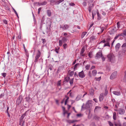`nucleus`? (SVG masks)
I'll list each match as a JSON object with an SVG mask.
<instances>
[{"label":"nucleus","instance_id":"obj_1","mask_svg":"<svg viewBox=\"0 0 126 126\" xmlns=\"http://www.w3.org/2000/svg\"><path fill=\"white\" fill-rule=\"evenodd\" d=\"M73 78L70 79V77H66L64 78V81H63V84L69 82L71 86L73 85L74 82Z\"/></svg>","mask_w":126,"mask_h":126},{"label":"nucleus","instance_id":"obj_2","mask_svg":"<svg viewBox=\"0 0 126 126\" xmlns=\"http://www.w3.org/2000/svg\"><path fill=\"white\" fill-rule=\"evenodd\" d=\"M122 48L121 51L119 52V53L122 54L123 55H125L126 54V42L122 46Z\"/></svg>","mask_w":126,"mask_h":126},{"label":"nucleus","instance_id":"obj_3","mask_svg":"<svg viewBox=\"0 0 126 126\" xmlns=\"http://www.w3.org/2000/svg\"><path fill=\"white\" fill-rule=\"evenodd\" d=\"M23 99V96L22 95L19 96L16 100V105L17 106L21 104Z\"/></svg>","mask_w":126,"mask_h":126},{"label":"nucleus","instance_id":"obj_4","mask_svg":"<svg viewBox=\"0 0 126 126\" xmlns=\"http://www.w3.org/2000/svg\"><path fill=\"white\" fill-rule=\"evenodd\" d=\"M92 101L91 100H88L86 103L85 108L86 109H88L91 107L92 106Z\"/></svg>","mask_w":126,"mask_h":126},{"label":"nucleus","instance_id":"obj_5","mask_svg":"<svg viewBox=\"0 0 126 126\" xmlns=\"http://www.w3.org/2000/svg\"><path fill=\"white\" fill-rule=\"evenodd\" d=\"M41 54L40 51L38 50L37 53L35 57L34 62L36 63L38 61L39 59L40 56Z\"/></svg>","mask_w":126,"mask_h":126},{"label":"nucleus","instance_id":"obj_6","mask_svg":"<svg viewBox=\"0 0 126 126\" xmlns=\"http://www.w3.org/2000/svg\"><path fill=\"white\" fill-rule=\"evenodd\" d=\"M117 72L116 71H114L113 72L111 75L110 79H114L117 76Z\"/></svg>","mask_w":126,"mask_h":126},{"label":"nucleus","instance_id":"obj_7","mask_svg":"<svg viewBox=\"0 0 126 126\" xmlns=\"http://www.w3.org/2000/svg\"><path fill=\"white\" fill-rule=\"evenodd\" d=\"M102 51L101 50H99L98 52H97L96 55L95 57L96 58H99L102 56Z\"/></svg>","mask_w":126,"mask_h":126},{"label":"nucleus","instance_id":"obj_8","mask_svg":"<svg viewBox=\"0 0 126 126\" xmlns=\"http://www.w3.org/2000/svg\"><path fill=\"white\" fill-rule=\"evenodd\" d=\"M85 75L84 74L83 70L79 73L78 76L80 78H84L85 76Z\"/></svg>","mask_w":126,"mask_h":126},{"label":"nucleus","instance_id":"obj_9","mask_svg":"<svg viewBox=\"0 0 126 126\" xmlns=\"http://www.w3.org/2000/svg\"><path fill=\"white\" fill-rule=\"evenodd\" d=\"M118 113L121 115L124 114L125 112V110L124 109L120 108L118 110Z\"/></svg>","mask_w":126,"mask_h":126},{"label":"nucleus","instance_id":"obj_10","mask_svg":"<svg viewBox=\"0 0 126 126\" xmlns=\"http://www.w3.org/2000/svg\"><path fill=\"white\" fill-rule=\"evenodd\" d=\"M114 57L113 54H110L107 56V57L108 58V60L109 62H111V61L113 59Z\"/></svg>","mask_w":126,"mask_h":126},{"label":"nucleus","instance_id":"obj_11","mask_svg":"<svg viewBox=\"0 0 126 126\" xmlns=\"http://www.w3.org/2000/svg\"><path fill=\"white\" fill-rule=\"evenodd\" d=\"M44 17H43L42 19L41 20V23L40 24V27L39 28L41 30H42V28L43 25L45 24L44 22Z\"/></svg>","mask_w":126,"mask_h":126},{"label":"nucleus","instance_id":"obj_12","mask_svg":"<svg viewBox=\"0 0 126 126\" xmlns=\"http://www.w3.org/2000/svg\"><path fill=\"white\" fill-rule=\"evenodd\" d=\"M69 28V26L67 24H65L64 25H63L62 26H61L60 27V28H62L63 30H65L67 29H68Z\"/></svg>","mask_w":126,"mask_h":126},{"label":"nucleus","instance_id":"obj_13","mask_svg":"<svg viewBox=\"0 0 126 126\" xmlns=\"http://www.w3.org/2000/svg\"><path fill=\"white\" fill-rule=\"evenodd\" d=\"M120 46L121 45L119 43H118L116 45L115 48L116 51H117L119 50L120 47Z\"/></svg>","mask_w":126,"mask_h":126},{"label":"nucleus","instance_id":"obj_14","mask_svg":"<svg viewBox=\"0 0 126 126\" xmlns=\"http://www.w3.org/2000/svg\"><path fill=\"white\" fill-rule=\"evenodd\" d=\"M112 93L114 95L117 96L120 95L121 94V93L120 91H113L112 92Z\"/></svg>","mask_w":126,"mask_h":126},{"label":"nucleus","instance_id":"obj_15","mask_svg":"<svg viewBox=\"0 0 126 126\" xmlns=\"http://www.w3.org/2000/svg\"><path fill=\"white\" fill-rule=\"evenodd\" d=\"M25 99L26 102L29 103H30L32 100V98L29 96L26 97Z\"/></svg>","mask_w":126,"mask_h":126},{"label":"nucleus","instance_id":"obj_16","mask_svg":"<svg viewBox=\"0 0 126 126\" xmlns=\"http://www.w3.org/2000/svg\"><path fill=\"white\" fill-rule=\"evenodd\" d=\"M29 110H28L26 112H25L24 113L23 115H22L21 116L20 118L23 120V119L24 118L25 116L26 115L27 113L28 112Z\"/></svg>","mask_w":126,"mask_h":126},{"label":"nucleus","instance_id":"obj_17","mask_svg":"<svg viewBox=\"0 0 126 126\" xmlns=\"http://www.w3.org/2000/svg\"><path fill=\"white\" fill-rule=\"evenodd\" d=\"M68 39L67 37L65 36L63 37L62 38V41L63 42L65 43L67 42V40Z\"/></svg>","mask_w":126,"mask_h":126},{"label":"nucleus","instance_id":"obj_18","mask_svg":"<svg viewBox=\"0 0 126 126\" xmlns=\"http://www.w3.org/2000/svg\"><path fill=\"white\" fill-rule=\"evenodd\" d=\"M77 120H68L67 121V122L69 124H71L75 122H77Z\"/></svg>","mask_w":126,"mask_h":126},{"label":"nucleus","instance_id":"obj_19","mask_svg":"<svg viewBox=\"0 0 126 126\" xmlns=\"http://www.w3.org/2000/svg\"><path fill=\"white\" fill-rule=\"evenodd\" d=\"M105 91L104 95L105 96H106L108 94V91L107 90V85H106V86L105 88Z\"/></svg>","mask_w":126,"mask_h":126},{"label":"nucleus","instance_id":"obj_20","mask_svg":"<svg viewBox=\"0 0 126 126\" xmlns=\"http://www.w3.org/2000/svg\"><path fill=\"white\" fill-rule=\"evenodd\" d=\"M82 96V95L79 94L78 95L76 98V101H78L80 99Z\"/></svg>","mask_w":126,"mask_h":126},{"label":"nucleus","instance_id":"obj_21","mask_svg":"<svg viewBox=\"0 0 126 126\" xmlns=\"http://www.w3.org/2000/svg\"><path fill=\"white\" fill-rule=\"evenodd\" d=\"M47 13L48 16L49 17H50L51 16V12L50 10H47Z\"/></svg>","mask_w":126,"mask_h":126},{"label":"nucleus","instance_id":"obj_22","mask_svg":"<svg viewBox=\"0 0 126 126\" xmlns=\"http://www.w3.org/2000/svg\"><path fill=\"white\" fill-rule=\"evenodd\" d=\"M97 19L98 20H100L101 19V15L99 14L98 12H97Z\"/></svg>","mask_w":126,"mask_h":126},{"label":"nucleus","instance_id":"obj_23","mask_svg":"<svg viewBox=\"0 0 126 126\" xmlns=\"http://www.w3.org/2000/svg\"><path fill=\"white\" fill-rule=\"evenodd\" d=\"M92 73L93 76H95L97 74V71L96 70H93L92 71Z\"/></svg>","mask_w":126,"mask_h":126},{"label":"nucleus","instance_id":"obj_24","mask_svg":"<svg viewBox=\"0 0 126 126\" xmlns=\"http://www.w3.org/2000/svg\"><path fill=\"white\" fill-rule=\"evenodd\" d=\"M99 98L100 101L101 102L103 101V96L101 94L99 97Z\"/></svg>","mask_w":126,"mask_h":126},{"label":"nucleus","instance_id":"obj_25","mask_svg":"<svg viewBox=\"0 0 126 126\" xmlns=\"http://www.w3.org/2000/svg\"><path fill=\"white\" fill-rule=\"evenodd\" d=\"M89 92L90 94L91 95H93L94 92V90L93 89H90Z\"/></svg>","mask_w":126,"mask_h":126},{"label":"nucleus","instance_id":"obj_26","mask_svg":"<svg viewBox=\"0 0 126 126\" xmlns=\"http://www.w3.org/2000/svg\"><path fill=\"white\" fill-rule=\"evenodd\" d=\"M94 5L93 3L89 5V6L88 7V8H90L91 9H92L94 7Z\"/></svg>","mask_w":126,"mask_h":126},{"label":"nucleus","instance_id":"obj_27","mask_svg":"<svg viewBox=\"0 0 126 126\" xmlns=\"http://www.w3.org/2000/svg\"><path fill=\"white\" fill-rule=\"evenodd\" d=\"M116 113L114 112L113 113V119L114 120H115L116 119Z\"/></svg>","mask_w":126,"mask_h":126},{"label":"nucleus","instance_id":"obj_28","mask_svg":"<svg viewBox=\"0 0 126 126\" xmlns=\"http://www.w3.org/2000/svg\"><path fill=\"white\" fill-rule=\"evenodd\" d=\"M96 37L95 36H93L90 37V39L91 40L94 41V40H95L96 39Z\"/></svg>","mask_w":126,"mask_h":126},{"label":"nucleus","instance_id":"obj_29","mask_svg":"<svg viewBox=\"0 0 126 126\" xmlns=\"http://www.w3.org/2000/svg\"><path fill=\"white\" fill-rule=\"evenodd\" d=\"M106 46H109V47H110V43L107 42H106V43H105L103 46V47H104Z\"/></svg>","mask_w":126,"mask_h":126},{"label":"nucleus","instance_id":"obj_30","mask_svg":"<svg viewBox=\"0 0 126 126\" xmlns=\"http://www.w3.org/2000/svg\"><path fill=\"white\" fill-rule=\"evenodd\" d=\"M90 67V65L89 64H87L85 66L86 70H88L89 69Z\"/></svg>","mask_w":126,"mask_h":126},{"label":"nucleus","instance_id":"obj_31","mask_svg":"<svg viewBox=\"0 0 126 126\" xmlns=\"http://www.w3.org/2000/svg\"><path fill=\"white\" fill-rule=\"evenodd\" d=\"M87 33V32H83L81 34V38H82Z\"/></svg>","mask_w":126,"mask_h":126},{"label":"nucleus","instance_id":"obj_32","mask_svg":"<svg viewBox=\"0 0 126 126\" xmlns=\"http://www.w3.org/2000/svg\"><path fill=\"white\" fill-rule=\"evenodd\" d=\"M59 46H62L63 44V42L62 41V40H59Z\"/></svg>","mask_w":126,"mask_h":126},{"label":"nucleus","instance_id":"obj_33","mask_svg":"<svg viewBox=\"0 0 126 126\" xmlns=\"http://www.w3.org/2000/svg\"><path fill=\"white\" fill-rule=\"evenodd\" d=\"M41 40L42 41V43L43 45H45L46 42V39H45L41 38Z\"/></svg>","mask_w":126,"mask_h":126},{"label":"nucleus","instance_id":"obj_34","mask_svg":"<svg viewBox=\"0 0 126 126\" xmlns=\"http://www.w3.org/2000/svg\"><path fill=\"white\" fill-rule=\"evenodd\" d=\"M63 46L64 49H66L67 47V44L66 43H64V44H63Z\"/></svg>","mask_w":126,"mask_h":126},{"label":"nucleus","instance_id":"obj_35","mask_svg":"<svg viewBox=\"0 0 126 126\" xmlns=\"http://www.w3.org/2000/svg\"><path fill=\"white\" fill-rule=\"evenodd\" d=\"M79 65V63H77L75 65L74 68V71L76 69V68L77 67V66Z\"/></svg>","mask_w":126,"mask_h":126},{"label":"nucleus","instance_id":"obj_36","mask_svg":"<svg viewBox=\"0 0 126 126\" xmlns=\"http://www.w3.org/2000/svg\"><path fill=\"white\" fill-rule=\"evenodd\" d=\"M74 70L70 72L69 73V75L71 76H72L74 74Z\"/></svg>","mask_w":126,"mask_h":126},{"label":"nucleus","instance_id":"obj_37","mask_svg":"<svg viewBox=\"0 0 126 126\" xmlns=\"http://www.w3.org/2000/svg\"><path fill=\"white\" fill-rule=\"evenodd\" d=\"M100 29L101 30L100 33H102L104 31L105 29V27H100Z\"/></svg>","mask_w":126,"mask_h":126},{"label":"nucleus","instance_id":"obj_38","mask_svg":"<svg viewBox=\"0 0 126 126\" xmlns=\"http://www.w3.org/2000/svg\"><path fill=\"white\" fill-rule=\"evenodd\" d=\"M13 10L14 11V12L15 13V14H16V16H17V17L18 18H19V16H18V14H17V13L16 11V10H15V9H14V8H13Z\"/></svg>","mask_w":126,"mask_h":126},{"label":"nucleus","instance_id":"obj_39","mask_svg":"<svg viewBox=\"0 0 126 126\" xmlns=\"http://www.w3.org/2000/svg\"><path fill=\"white\" fill-rule=\"evenodd\" d=\"M85 50L84 48L82 47L80 52V54H83Z\"/></svg>","mask_w":126,"mask_h":126},{"label":"nucleus","instance_id":"obj_40","mask_svg":"<svg viewBox=\"0 0 126 126\" xmlns=\"http://www.w3.org/2000/svg\"><path fill=\"white\" fill-rule=\"evenodd\" d=\"M106 43V41L105 39H104L102 40L99 43V44H101L102 43Z\"/></svg>","mask_w":126,"mask_h":126},{"label":"nucleus","instance_id":"obj_41","mask_svg":"<svg viewBox=\"0 0 126 126\" xmlns=\"http://www.w3.org/2000/svg\"><path fill=\"white\" fill-rule=\"evenodd\" d=\"M125 75L124 77V80L126 81V71L125 72Z\"/></svg>","mask_w":126,"mask_h":126},{"label":"nucleus","instance_id":"obj_42","mask_svg":"<svg viewBox=\"0 0 126 126\" xmlns=\"http://www.w3.org/2000/svg\"><path fill=\"white\" fill-rule=\"evenodd\" d=\"M110 38H108L106 39V42L110 43Z\"/></svg>","mask_w":126,"mask_h":126},{"label":"nucleus","instance_id":"obj_43","mask_svg":"<svg viewBox=\"0 0 126 126\" xmlns=\"http://www.w3.org/2000/svg\"><path fill=\"white\" fill-rule=\"evenodd\" d=\"M42 5H46L47 3V2L46 1H44V2H41Z\"/></svg>","mask_w":126,"mask_h":126},{"label":"nucleus","instance_id":"obj_44","mask_svg":"<svg viewBox=\"0 0 126 126\" xmlns=\"http://www.w3.org/2000/svg\"><path fill=\"white\" fill-rule=\"evenodd\" d=\"M117 25L118 28H119L120 26V24L119 23V22H117Z\"/></svg>","mask_w":126,"mask_h":126},{"label":"nucleus","instance_id":"obj_45","mask_svg":"<svg viewBox=\"0 0 126 126\" xmlns=\"http://www.w3.org/2000/svg\"><path fill=\"white\" fill-rule=\"evenodd\" d=\"M35 76L36 77V80H37L40 77V76H39L38 75H37L36 74H35Z\"/></svg>","mask_w":126,"mask_h":126},{"label":"nucleus","instance_id":"obj_46","mask_svg":"<svg viewBox=\"0 0 126 126\" xmlns=\"http://www.w3.org/2000/svg\"><path fill=\"white\" fill-rule=\"evenodd\" d=\"M96 80L97 81H100L101 79V77H100L99 78H95Z\"/></svg>","mask_w":126,"mask_h":126},{"label":"nucleus","instance_id":"obj_47","mask_svg":"<svg viewBox=\"0 0 126 126\" xmlns=\"http://www.w3.org/2000/svg\"><path fill=\"white\" fill-rule=\"evenodd\" d=\"M88 56L90 58H91L92 56V53L90 52H89L88 54Z\"/></svg>","mask_w":126,"mask_h":126},{"label":"nucleus","instance_id":"obj_48","mask_svg":"<svg viewBox=\"0 0 126 126\" xmlns=\"http://www.w3.org/2000/svg\"><path fill=\"white\" fill-rule=\"evenodd\" d=\"M61 80H59L58 81V83H57V84L58 86H61Z\"/></svg>","mask_w":126,"mask_h":126},{"label":"nucleus","instance_id":"obj_49","mask_svg":"<svg viewBox=\"0 0 126 126\" xmlns=\"http://www.w3.org/2000/svg\"><path fill=\"white\" fill-rule=\"evenodd\" d=\"M7 54H8V58L9 59V58L10 55H11V54H10V52L9 51H8L7 53Z\"/></svg>","mask_w":126,"mask_h":126},{"label":"nucleus","instance_id":"obj_50","mask_svg":"<svg viewBox=\"0 0 126 126\" xmlns=\"http://www.w3.org/2000/svg\"><path fill=\"white\" fill-rule=\"evenodd\" d=\"M123 35L125 36H126V29H125L123 30Z\"/></svg>","mask_w":126,"mask_h":126},{"label":"nucleus","instance_id":"obj_51","mask_svg":"<svg viewBox=\"0 0 126 126\" xmlns=\"http://www.w3.org/2000/svg\"><path fill=\"white\" fill-rule=\"evenodd\" d=\"M108 123L110 126H113V124L110 121H108Z\"/></svg>","mask_w":126,"mask_h":126},{"label":"nucleus","instance_id":"obj_52","mask_svg":"<svg viewBox=\"0 0 126 126\" xmlns=\"http://www.w3.org/2000/svg\"><path fill=\"white\" fill-rule=\"evenodd\" d=\"M48 1H49L50 2L53 3L55 2L56 1V0H48Z\"/></svg>","mask_w":126,"mask_h":126},{"label":"nucleus","instance_id":"obj_53","mask_svg":"<svg viewBox=\"0 0 126 126\" xmlns=\"http://www.w3.org/2000/svg\"><path fill=\"white\" fill-rule=\"evenodd\" d=\"M88 76L90 77H92V75L91 74V71H89L88 72Z\"/></svg>","mask_w":126,"mask_h":126},{"label":"nucleus","instance_id":"obj_54","mask_svg":"<svg viewBox=\"0 0 126 126\" xmlns=\"http://www.w3.org/2000/svg\"><path fill=\"white\" fill-rule=\"evenodd\" d=\"M3 23H4V24H7V21L6 20H5V19L3 20Z\"/></svg>","mask_w":126,"mask_h":126},{"label":"nucleus","instance_id":"obj_55","mask_svg":"<svg viewBox=\"0 0 126 126\" xmlns=\"http://www.w3.org/2000/svg\"><path fill=\"white\" fill-rule=\"evenodd\" d=\"M6 73H2L1 74L2 75L3 77L4 78H5L6 76Z\"/></svg>","mask_w":126,"mask_h":126},{"label":"nucleus","instance_id":"obj_56","mask_svg":"<svg viewBox=\"0 0 126 126\" xmlns=\"http://www.w3.org/2000/svg\"><path fill=\"white\" fill-rule=\"evenodd\" d=\"M88 0V2L89 3V4L91 3H92L93 2V0Z\"/></svg>","mask_w":126,"mask_h":126},{"label":"nucleus","instance_id":"obj_57","mask_svg":"<svg viewBox=\"0 0 126 126\" xmlns=\"http://www.w3.org/2000/svg\"><path fill=\"white\" fill-rule=\"evenodd\" d=\"M101 108V107H100L98 106H96L95 107V109H94V111L96 110V109H100Z\"/></svg>","mask_w":126,"mask_h":126},{"label":"nucleus","instance_id":"obj_58","mask_svg":"<svg viewBox=\"0 0 126 126\" xmlns=\"http://www.w3.org/2000/svg\"><path fill=\"white\" fill-rule=\"evenodd\" d=\"M82 5H83L84 6H86V5H87L86 3L84 1L82 3Z\"/></svg>","mask_w":126,"mask_h":126},{"label":"nucleus","instance_id":"obj_59","mask_svg":"<svg viewBox=\"0 0 126 126\" xmlns=\"http://www.w3.org/2000/svg\"><path fill=\"white\" fill-rule=\"evenodd\" d=\"M94 118L95 119L98 120L99 118V117L97 116H94Z\"/></svg>","mask_w":126,"mask_h":126},{"label":"nucleus","instance_id":"obj_60","mask_svg":"<svg viewBox=\"0 0 126 126\" xmlns=\"http://www.w3.org/2000/svg\"><path fill=\"white\" fill-rule=\"evenodd\" d=\"M4 95V93H3L0 94V98H2Z\"/></svg>","mask_w":126,"mask_h":126},{"label":"nucleus","instance_id":"obj_61","mask_svg":"<svg viewBox=\"0 0 126 126\" xmlns=\"http://www.w3.org/2000/svg\"><path fill=\"white\" fill-rule=\"evenodd\" d=\"M52 65H50L49 66V69L51 71L52 70Z\"/></svg>","mask_w":126,"mask_h":126},{"label":"nucleus","instance_id":"obj_62","mask_svg":"<svg viewBox=\"0 0 126 126\" xmlns=\"http://www.w3.org/2000/svg\"><path fill=\"white\" fill-rule=\"evenodd\" d=\"M69 4L70 6H74L75 5V4L73 2H71L69 3Z\"/></svg>","mask_w":126,"mask_h":126},{"label":"nucleus","instance_id":"obj_63","mask_svg":"<svg viewBox=\"0 0 126 126\" xmlns=\"http://www.w3.org/2000/svg\"><path fill=\"white\" fill-rule=\"evenodd\" d=\"M101 58L102 60L103 61H104L105 60V58L103 56V55L102 56Z\"/></svg>","mask_w":126,"mask_h":126},{"label":"nucleus","instance_id":"obj_64","mask_svg":"<svg viewBox=\"0 0 126 126\" xmlns=\"http://www.w3.org/2000/svg\"><path fill=\"white\" fill-rule=\"evenodd\" d=\"M93 100L96 103H97L98 102L96 98H94L93 99Z\"/></svg>","mask_w":126,"mask_h":126}]
</instances>
